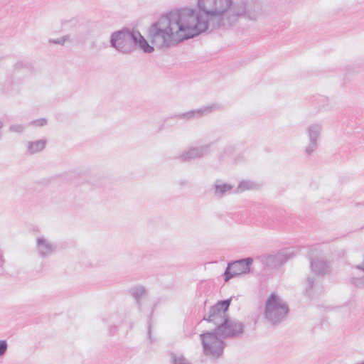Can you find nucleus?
<instances>
[{
  "instance_id": "obj_23",
  "label": "nucleus",
  "mask_w": 364,
  "mask_h": 364,
  "mask_svg": "<svg viewBox=\"0 0 364 364\" xmlns=\"http://www.w3.org/2000/svg\"><path fill=\"white\" fill-rule=\"evenodd\" d=\"M2 262H3L2 257L0 255V266L1 265Z\"/></svg>"
},
{
  "instance_id": "obj_3",
  "label": "nucleus",
  "mask_w": 364,
  "mask_h": 364,
  "mask_svg": "<svg viewBox=\"0 0 364 364\" xmlns=\"http://www.w3.org/2000/svg\"><path fill=\"white\" fill-rule=\"evenodd\" d=\"M111 46L123 53L141 51L145 54L153 53L155 48L136 29L125 28L114 32L110 38Z\"/></svg>"
},
{
  "instance_id": "obj_2",
  "label": "nucleus",
  "mask_w": 364,
  "mask_h": 364,
  "mask_svg": "<svg viewBox=\"0 0 364 364\" xmlns=\"http://www.w3.org/2000/svg\"><path fill=\"white\" fill-rule=\"evenodd\" d=\"M220 24H151L148 38L155 49L165 50L202 33L210 32Z\"/></svg>"
},
{
  "instance_id": "obj_16",
  "label": "nucleus",
  "mask_w": 364,
  "mask_h": 364,
  "mask_svg": "<svg viewBox=\"0 0 364 364\" xmlns=\"http://www.w3.org/2000/svg\"><path fill=\"white\" fill-rule=\"evenodd\" d=\"M233 186L223 183L222 181H216L214 186V194L218 198H222L226 193H230Z\"/></svg>"
},
{
  "instance_id": "obj_10",
  "label": "nucleus",
  "mask_w": 364,
  "mask_h": 364,
  "mask_svg": "<svg viewBox=\"0 0 364 364\" xmlns=\"http://www.w3.org/2000/svg\"><path fill=\"white\" fill-rule=\"evenodd\" d=\"M220 108V106L216 104H213L210 105L205 106L203 107H201L198 109L191 110L190 112H188L186 113H184L181 115V117L184 119H197L199 117H201L203 116H205L213 111H215L216 109H218Z\"/></svg>"
},
{
  "instance_id": "obj_22",
  "label": "nucleus",
  "mask_w": 364,
  "mask_h": 364,
  "mask_svg": "<svg viewBox=\"0 0 364 364\" xmlns=\"http://www.w3.org/2000/svg\"><path fill=\"white\" fill-rule=\"evenodd\" d=\"M68 36H62L57 39L50 38L49 40V42L51 43L63 45L65 43V41L68 40Z\"/></svg>"
},
{
  "instance_id": "obj_9",
  "label": "nucleus",
  "mask_w": 364,
  "mask_h": 364,
  "mask_svg": "<svg viewBox=\"0 0 364 364\" xmlns=\"http://www.w3.org/2000/svg\"><path fill=\"white\" fill-rule=\"evenodd\" d=\"M215 330L220 337L225 338L242 335L244 332V327L241 322L228 318Z\"/></svg>"
},
{
  "instance_id": "obj_20",
  "label": "nucleus",
  "mask_w": 364,
  "mask_h": 364,
  "mask_svg": "<svg viewBox=\"0 0 364 364\" xmlns=\"http://www.w3.org/2000/svg\"><path fill=\"white\" fill-rule=\"evenodd\" d=\"M48 121L46 118L38 119L34 121H32L29 123V125L41 127H44L47 124Z\"/></svg>"
},
{
  "instance_id": "obj_6",
  "label": "nucleus",
  "mask_w": 364,
  "mask_h": 364,
  "mask_svg": "<svg viewBox=\"0 0 364 364\" xmlns=\"http://www.w3.org/2000/svg\"><path fill=\"white\" fill-rule=\"evenodd\" d=\"M323 129V124L320 122L311 123L306 127V132L308 138V144L304 151L306 156L311 155L317 149Z\"/></svg>"
},
{
  "instance_id": "obj_8",
  "label": "nucleus",
  "mask_w": 364,
  "mask_h": 364,
  "mask_svg": "<svg viewBox=\"0 0 364 364\" xmlns=\"http://www.w3.org/2000/svg\"><path fill=\"white\" fill-rule=\"evenodd\" d=\"M230 303V300H224L217 303L210 309L208 318H205V320L209 323H213L217 328L228 318L226 312Z\"/></svg>"
},
{
  "instance_id": "obj_4",
  "label": "nucleus",
  "mask_w": 364,
  "mask_h": 364,
  "mask_svg": "<svg viewBox=\"0 0 364 364\" xmlns=\"http://www.w3.org/2000/svg\"><path fill=\"white\" fill-rule=\"evenodd\" d=\"M204 354L210 358L220 357L225 347L222 337L215 331H208L200 335Z\"/></svg>"
},
{
  "instance_id": "obj_21",
  "label": "nucleus",
  "mask_w": 364,
  "mask_h": 364,
  "mask_svg": "<svg viewBox=\"0 0 364 364\" xmlns=\"http://www.w3.org/2000/svg\"><path fill=\"white\" fill-rule=\"evenodd\" d=\"M8 350V343L5 340H0V358L5 355Z\"/></svg>"
},
{
  "instance_id": "obj_17",
  "label": "nucleus",
  "mask_w": 364,
  "mask_h": 364,
  "mask_svg": "<svg viewBox=\"0 0 364 364\" xmlns=\"http://www.w3.org/2000/svg\"><path fill=\"white\" fill-rule=\"evenodd\" d=\"M132 295L138 301L146 295V289L141 286L136 287L132 289Z\"/></svg>"
},
{
  "instance_id": "obj_5",
  "label": "nucleus",
  "mask_w": 364,
  "mask_h": 364,
  "mask_svg": "<svg viewBox=\"0 0 364 364\" xmlns=\"http://www.w3.org/2000/svg\"><path fill=\"white\" fill-rule=\"evenodd\" d=\"M286 302L278 295L272 294L267 300L264 316L272 323H277L283 319L288 313Z\"/></svg>"
},
{
  "instance_id": "obj_14",
  "label": "nucleus",
  "mask_w": 364,
  "mask_h": 364,
  "mask_svg": "<svg viewBox=\"0 0 364 364\" xmlns=\"http://www.w3.org/2000/svg\"><path fill=\"white\" fill-rule=\"evenodd\" d=\"M311 267L312 271L317 274H324L328 271V266L323 257L312 259Z\"/></svg>"
},
{
  "instance_id": "obj_19",
  "label": "nucleus",
  "mask_w": 364,
  "mask_h": 364,
  "mask_svg": "<svg viewBox=\"0 0 364 364\" xmlns=\"http://www.w3.org/2000/svg\"><path fill=\"white\" fill-rule=\"evenodd\" d=\"M26 129V126L22 124H12L9 126V131L12 132L21 133Z\"/></svg>"
},
{
  "instance_id": "obj_1",
  "label": "nucleus",
  "mask_w": 364,
  "mask_h": 364,
  "mask_svg": "<svg viewBox=\"0 0 364 364\" xmlns=\"http://www.w3.org/2000/svg\"><path fill=\"white\" fill-rule=\"evenodd\" d=\"M263 15L261 4L256 0H197L196 7H175L159 14L154 23H236L255 21Z\"/></svg>"
},
{
  "instance_id": "obj_11",
  "label": "nucleus",
  "mask_w": 364,
  "mask_h": 364,
  "mask_svg": "<svg viewBox=\"0 0 364 364\" xmlns=\"http://www.w3.org/2000/svg\"><path fill=\"white\" fill-rule=\"evenodd\" d=\"M36 248L38 254L43 257L50 255L55 250L53 244L45 237H37Z\"/></svg>"
},
{
  "instance_id": "obj_24",
  "label": "nucleus",
  "mask_w": 364,
  "mask_h": 364,
  "mask_svg": "<svg viewBox=\"0 0 364 364\" xmlns=\"http://www.w3.org/2000/svg\"><path fill=\"white\" fill-rule=\"evenodd\" d=\"M308 282H309V284H313V282L310 279H308Z\"/></svg>"
},
{
  "instance_id": "obj_15",
  "label": "nucleus",
  "mask_w": 364,
  "mask_h": 364,
  "mask_svg": "<svg viewBox=\"0 0 364 364\" xmlns=\"http://www.w3.org/2000/svg\"><path fill=\"white\" fill-rule=\"evenodd\" d=\"M262 186V183L253 181H242L235 189V193H242L246 191L258 190Z\"/></svg>"
},
{
  "instance_id": "obj_13",
  "label": "nucleus",
  "mask_w": 364,
  "mask_h": 364,
  "mask_svg": "<svg viewBox=\"0 0 364 364\" xmlns=\"http://www.w3.org/2000/svg\"><path fill=\"white\" fill-rule=\"evenodd\" d=\"M47 144V140L41 139L36 141H27L25 143L26 152L33 155L42 151Z\"/></svg>"
},
{
  "instance_id": "obj_12",
  "label": "nucleus",
  "mask_w": 364,
  "mask_h": 364,
  "mask_svg": "<svg viewBox=\"0 0 364 364\" xmlns=\"http://www.w3.org/2000/svg\"><path fill=\"white\" fill-rule=\"evenodd\" d=\"M209 151V146H202L189 149L182 154L179 158L183 161L196 159L205 155Z\"/></svg>"
},
{
  "instance_id": "obj_25",
  "label": "nucleus",
  "mask_w": 364,
  "mask_h": 364,
  "mask_svg": "<svg viewBox=\"0 0 364 364\" xmlns=\"http://www.w3.org/2000/svg\"><path fill=\"white\" fill-rule=\"evenodd\" d=\"M60 28H58V27L56 28V31H60Z\"/></svg>"
},
{
  "instance_id": "obj_7",
  "label": "nucleus",
  "mask_w": 364,
  "mask_h": 364,
  "mask_svg": "<svg viewBox=\"0 0 364 364\" xmlns=\"http://www.w3.org/2000/svg\"><path fill=\"white\" fill-rule=\"evenodd\" d=\"M252 263L253 259L252 257H247L228 263L224 273L225 281L228 282L232 277L249 274Z\"/></svg>"
},
{
  "instance_id": "obj_18",
  "label": "nucleus",
  "mask_w": 364,
  "mask_h": 364,
  "mask_svg": "<svg viewBox=\"0 0 364 364\" xmlns=\"http://www.w3.org/2000/svg\"><path fill=\"white\" fill-rule=\"evenodd\" d=\"M172 360L173 364H191L189 361L181 354L172 355Z\"/></svg>"
}]
</instances>
